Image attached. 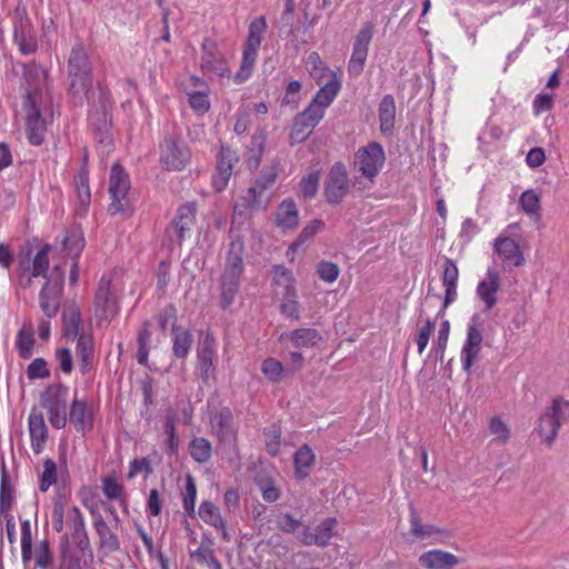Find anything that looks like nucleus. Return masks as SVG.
<instances>
[{
    "mask_svg": "<svg viewBox=\"0 0 569 569\" xmlns=\"http://www.w3.org/2000/svg\"><path fill=\"white\" fill-rule=\"evenodd\" d=\"M267 136L263 131L257 132L252 136L250 146L247 150L246 163L250 170H256L264 153Z\"/></svg>",
    "mask_w": 569,
    "mask_h": 569,
    "instance_id": "nucleus-36",
    "label": "nucleus"
},
{
    "mask_svg": "<svg viewBox=\"0 0 569 569\" xmlns=\"http://www.w3.org/2000/svg\"><path fill=\"white\" fill-rule=\"evenodd\" d=\"M317 109L318 107L308 106L306 110L295 117L289 136L290 144L301 143L309 138L315 127L323 118Z\"/></svg>",
    "mask_w": 569,
    "mask_h": 569,
    "instance_id": "nucleus-15",
    "label": "nucleus"
},
{
    "mask_svg": "<svg viewBox=\"0 0 569 569\" xmlns=\"http://www.w3.org/2000/svg\"><path fill=\"white\" fill-rule=\"evenodd\" d=\"M68 526L73 542L81 551L90 550V541L84 527V519L78 507L69 511Z\"/></svg>",
    "mask_w": 569,
    "mask_h": 569,
    "instance_id": "nucleus-25",
    "label": "nucleus"
},
{
    "mask_svg": "<svg viewBox=\"0 0 569 569\" xmlns=\"http://www.w3.org/2000/svg\"><path fill=\"white\" fill-rule=\"evenodd\" d=\"M91 124L99 131L106 130L110 123L109 101L104 94L100 96L99 107L90 114Z\"/></svg>",
    "mask_w": 569,
    "mask_h": 569,
    "instance_id": "nucleus-43",
    "label": "nucleus"
},
{
    "mask_svg": "<svg viewBox=\"0 0 569 569\" xmlns=\"http://www.w3.org/2000/svg\"><path fill=\"white\" fill-rule=\"evenodd\" d=\"M96 316L101 320H110L118 312V300L112 290L111 281L102 278L94 298Z\"/></svg>",
    "mask_w": 569,
    "mask_h": 569,
    "instance_id": "nucleus-18",
    "label": "nucleus"
},
{
    "mask_svg": "<svg viewBox=\"0 0 569 569\" xmlns=\"http://www.w3.org/2000/svg\"><path fill=\"white\" fill-rule=\"evenodd\" d=\"M418 561L426 569H453L460 563L457 556L440 549L423 552L419 556Z\"/></svg>",
    "mask_w": 569,
    "mask_h": 569,
    "instance_id": "nucleus-22",
    "label": "nucleus"
},
{
    "mask_svg": "<svg viewBox=\"0 0 569 569\" xmlns=\"http://www.w3.org/2000/svg\"><path fill=\"white\" fill-rule=\"evenodd\" d=\"M306 68L318 84H322V82H326L327 80L338 79L336 73L326 67L319 53L316 51L308 56L306 60Z\"/></svg>",
    "mask_w": 569,
    "mask_h": 569,
    "instance_id": "nucleus-33",
    "label": "nucleus"
},
{
    "mask_svg": "<svg viewBox=\"0 0 569 569\" xmlns=\"http://www.w3.org/2000/svg\"><path fill=\"white\" fill-rule=\"evenodd\" d=\"M317 92L309 107H318L320 114L325 116V110L331 104L340 90L339 79L327 80Z\"/></svg>",
    "mask_w": 569,
    "mask_h": 569,
    "instance_id": "nucleus-28",
    "label": "nucleus"
},
{
    "mask_svg": "<svg viewBox=\"0 0 569 569\" xmlns=\"http://www.w3.org/2000/svg\"><path fill=\"white\" fill-rule=\"evenodd\" d=\"M91 63L82 46L72 49L68 60L70 92L76 102L82 103L92 86Z\"/></svg>",
    "mask_w": 569,
    "mask_h": 569,
    "instance_id": "nucleus-3",
    "label": "nucleus"
},
{
    "mask_svg": "<svg viewBox=\"0 0 569 569\" xmlns=\"http://www.w3.org/2000/svg\"><path fill=\"white\" fill-rule=\"evenodd\" d=\"M33 345H34V338H33L32 328L30 327L27 329L26 327H23L19 331V333L17 336V341H16V346L19 350V353L23 359L31 357V351H32Z\"/></svg>",
    "mask_w": 569,
    "mask_h": 569,
    "instance_id": "nucleus-49",
    "label": "nucleus"
},
{
    "mask_svg": "<svg viewBox=\"0 0 569 569\" xmlns=\"http://www.w3.org/2000/svg\"><path fill=\"white\" fill-rule=\"evenodd\" d=\"M489 430L493 440L500 443H506L510 438V429L499 417L491 418Z\"/></svg>",
    "mask_w": 569,
    "mask_h": 569,
    "instance_id": "nucleus-60",
    "label": "nucleus"
},
{
    "mask_svg": "<svg viewBox=\"0 0 569 569\" xmlns=\"http://www.w3.org/2000/svg\"><path fill=\"white\" fill-rule=\"evenodd\" d=\"M69 418L78 432L86 433L93 427L91 409L83 400H79L77 398L72 400Z\"/></svg>",
    "mask_w": 569,
    "mask_h": 569,
    "instance_id": "nucleus-26",
    "label": "nucleus"
},
{
    "mask_svg": "<svg viewBox=\"0 0 569 569\" xmlns=\"http://www.w3.org/2000/svg\"><path fill=\"white\" fill-rule=\"evenodd\" d=\"M500 289V277L495 269H488L485 279L477 286V295L485 303L486 309H492L497 303L496 293Z\"/></svg>",
    "mask_w": 569,
    "mask_h": 569,
    "instance_id": "nucleus-23",
    "label": "nucleus"
},
{
    "mask_svg": "<svg viewBox=\"0 0 569 569\" xmlns=\"http://www.w3.org/2000/svg\"><path fill=\"white\" fill-rule=\"evenodd\" d=\"M239 162V157L234 150L227 146H221L217 157V169L212 176V184L217 191H222L228 186L232 176L234 166Z\"/></svg>",
    "mask_w": 569,
    "mask_h": 569,
    "instance_id": "nucleus-16",
    "label": "nucleus"
},
{
    "mask_svg": "<svg viewBox=\"0 0 569 569\" xmlns=\"http://www.w3.org/2000/svg\"><path fill=\"white\" fill-rule=\"evenodd\" d=\"M243 240L238 236L229 244L226 268L221 277L220 305L224 309L233 302L238 292L239 278L243 270Z\"/></svg>",
    "mask_w": 569,
    "mask_h": 569,
    "instance_id": "nucleus-2",
    "label": "nucleus"
},
{
    "mask_svg": "<svg viewBox=\"0 0 569 569\" xmlns=\"http://www.w3.org/2000/svg\"><path fill=\"white\" fill-rule=\"evenodd\" d=\"M495 252L508 266L520 267L525 263L523 253L510 237H498L495 241Z\"/></svg>",
    "mask_w": 569,
    "mask_h": 569,
    "instance_id": "nucleus-21",
    "label": "nucleus"
},
{
    "mask_svg": "<svg viewBox=\"0 0 569 569\" xmlns=\"http://www.w3.org/2000/svg\"><path fill=\"white\" fill-rule=\"evenodd\" d=\"M77 339V357L81 373H87L93 361L94 343L91 335L81 333Z\"/></svg>",
    "mask_w": 569,
    "mask_h": 569,
    "instance_id": "nucleus-31",
    "label": "nucleus"
},
{
    "mask_svg": "<svg viewBox=\"0 0 569 569\" xmlns=\"http://www.w3.org/2000/svg\"><path fill=\"white\" fill-rule=\"evenodd\" d=\"M43 468L44 470L41 476L39 488L41 491H47L57 480V466L53 460L47 459L43 463Z\"/></svg>",
    "mask_w": 569,
    "mask_h": 569,
    "instance_id": "nucleus-64",
    "label": "nucleus"
},
{
    "mask_svg": "<svg viewBox=\"0 0 569 569\" xmlns=\"http://www.w3.org/2000/svg\"><path fill=\"white\" fill-rule=\"evenodd\" d=\"M197 487L194 479L189 475L186 479V490L183 492V508L190 516L194 515Z\"/></svg>",
    "mask_w": 569,
    "mask_h": 569,
    "instance_id": "nucleus-58",
    "label": "nucleus"
},
{
    "mask_svg": "<svg viewBox=\"0 0 569 569\" xmlns=\"http://www.w3.org/2000/svg\"><path fill=\"white\" fill-rule=\"evenodd\" d=\"M192 81L199 83V89L188 91L189 103L196 112L203 114L210 108L208 99L209 89L202 79H193Z\"/></svg>",
    "mask_w": 569,
    "mask_h": 569,
    "instance_id": "nucleus-39",
    "label": "nucleus"
},
{
    "mask_svg": "<svg viewBox=\"0 0 569 569\" xmlns=\"http://www.w3.org/2000/svg\"><path fill=\"white\" fill-rule=\"evenodd\" d=\"M93 527L99 537V546L101 549L106 550L107 553H113L120 550V541L117 535L109 528L100 515L96 518Z\"/></svg>",
    "mask_w": 569,
    "mask_h": 569,
    "instance_id": "nucleus-30",
    "label": "nucleus"
},
{
    "mask_svg": "<svg viewBox=\"0 0 569 569\" xmlns=\"http://www.w3.org/2000/svg\"><path fill=\"white\" fill-rule=\"evenodd\" d=\"M129 187L128 174L119 164H113L109 179V192L111 194L112 202L108 210L111 214H117L128 210L129 200L127 198V193Z\"/></svg>",
    "mask_w": 569,
    "mask_h": 569,
    "instance_id": "nucleus-10",
    "label": "nucleus"
},
{
    "mask_svg": "<svg viewBox=\"0 0 569 569\" xmlns=\"http://www.w3.org/2000/svg\"><path fill=\"white\" fill-rule=\"evenodd\" d=\"M217 436L222 441H232L236 438L233 416L229 408H222L212 420Z\"/></svg>",
    "mask_w": 569,
    "mask_h": 569,
    "instance_id": "nucleus-32",
    "label": "nucleus"
},
{
    "mask_svg": "<svg viewBox=\"0 0 569 569\" xmlns=\"http://www.w3.org/2000/svg\"><path fill=\"white\" fill-rule=\"evenodd\" d=\"M483 337L481 331L475 326L470 325L468 328L467 340L461 350V361L463 370L469 372L475 361L481 351V343Z\"/></svg>",
    "mask_w": 569,
    "mask_h": 569,
    "instance_id": "nucleus-20",
    "label": "nucleus"
},
{
    "mask_svg": "<svg viewBox=\"0 0 569 569\" xmlns=\"http://www.w3.org/2000/svg\"><path fill=\"white\" fill-rule=\"evenodd\" d=\"M191 152L184 142L166 138L160 150V163L166 170L180 171L190 162Z\"/></svg>",
    "mask_w": 569,
    "mask_h": 569,
    "instance_id": "nucleus-13",
    "label": "nucleus"
},
{
    "mask_svg": "<svg viewBox=\"0 0 569 569\" xmlns=\"http://www.w3.org/2000/svg\"><path fill=\"white\" fill-rule=\"evenodd\" d=\"M50 246L44 244L33 257L32 259V266L30 270L32 271V274L34 277H42L48 280V277H50L49 272V251Z\"/></svg>",
    "mask_w": 569,
    "mask_h": 569,
    "instance_id": "nucleus-44",
    "label": "nucleus"
},
{
    "mask_svg": "<svg viewBox=\"0 0 569 569\" xmlns=\"http://www.w3.org/2000/svg\"><path fill=\"white\" fill-rule=\"evenodd\" d=\"M519 203L527 214H540V196L533 190H526L521 193Z\"/></svg>",
    "mask_w": 569,
    "mask_h": 569,
    "instance_id": "nucleus-52",
    "label": "nucleus"
},
{
    "mask_svg": "<svg viewBox=\"0 0 569 569\" xmlns=\"http://www.w3.org/2000/svg\"><path fill=\"white\" fill-rule=\"evenodd\" d=\"M196 209L192 206H182L177 218L168 228V234L171 239H176L179 244L182 243L186 232L190 231L194 221Z\"/></svg>",
    "mask_w": 569,
    "mask_h": 569,
    "instance_id": "nucleus-24",
    "label": "nucleus"
},
{
    "mask_svg": "<svg viewBox=\"0 0 569 569\" xmlns=\"http://www.w3.org/2000/svg\"><path fill=\"white\" fill-rule=\"evenodd\" d=\"M320 173L312 171L303 177L300 181V189L306 199L313 198L319 189Z\"/></svg>",
    "mask_w": 569,
    "mask_h": 569,
    "instance_id": "nucleus-57",
    "label": "nucleus"
},
{
    "mask_svg": "<svg viewBox=\"0 0 569 569\" xmlns=\"http://www.w3.org/2000/svg\"><path fill=\"white\" fill-rule=\"evenodd\" d=\"M547 410L560 427L562 423L569 421V401L555 399Z\"/></svg>",
    "mask_w": 569,
    "mask_h": 569,
    "instance_id": "nucleus-59",
    "label": "nucleus"
},
{
    "mask_svg": "<svg viewBox=\"0 0 569 569\" xmlns=\"http://www.w3.org/2000/svg\"><path fill=\"white\" fill-rule=\"evenodd\" d=\"M375 27L371 22H366L356 36L353 50L348 64L350 74L359 76L368 56V47L373 36Z\"/></svg>",
    "mask_w": 569,
    "mask_h": 569,
    "instance_id": "nucleus-14",
    "label": "nucleus"
},
{
    "mask_svg": "<svg viewBox=\"0 0 569 569\" xmlns=\"http://www.w3.org/2000/svg\"><path fill=\"white\" fill-rule=\"evenodd\" d=\"M63 283L64 272L60 266H54L39 292V306L44 316L50 319L54 318L59 311Z\"/></svg>",
    "mask_w": 569,
    "mask_h": 569,
    "instance_id": "nucleus-6",
    "label": "nucleus"
},
{
    "mask_svg": "<svg viewBox=\"0 0 569 569\" xmlns=\"http://www.w3.org/2000/svg\"><path fill=\"white\" fill-rule=\"evenodd\" d=\"M277 223L284 230L295 229L299 224V213L292 200H284L277 210Z\"/></svg>",
    "mask_w": 569,
    "mask_h": 569,
    "instance_id": "nucleus-37",
    "label": "nucleus"
},
{
    "mask_svg": "<svg viewBox=\"0 0 569 569\" xmlns=\"http://www.w3.org/2000/svg\"><path fill=\"white\" fill-rule=\"evenodd\" d=\"M337 520L335 518H326L315 530L317 539L316 546L326 547L329 545L330 539L333 537Z\"/></svg>",
    "mask_w": 569,
    "mask_h": 569,
    "instance_id": "nucleus-48",
    "label": "nucleus"
},
{
    "mask_svg": "<svg viewBox=\"0 0 569 569\" xmlns=\"http://www.w3.org/2000/svg\"><path fill=\"white\" fill-rule=\"evenodd\" d=\"M212 546V540L209 537H203L199 548L194 551H191L190 557L201 565H209L210 561L216 557Z\"/></svg>",
    "mask_w": 569,
    "mask_h": 569,
    "instance_id": "nucleus-53",
    "label": "nucleus"
},
{
    "mask_svg": "<svg viewBox=\"0 0 569 569\" xmlns=\"http://www.w3.org/2000/svg\"><path fill=\"white\" fill-rule=\"evenodd\" d=\"M349 190V178L346 166L336 162L329 170L325 181V197L331 204H339L343 201Z\"/></svg>",
    "mask_w": 569,
    "mask_h": 569,
    "instance_id": "nucleus-12",
    "label": "nucleus"
},
{
    "mask_svg": "<svg viewBox=\"0 0 569 569\" xmlns=\"http://www.w3.org/2000/svg\"><path fill=\"white\" fill-rule=\"evenodd\" d=\"M214 357V338L207 333L197 351V369L201 381L206 385L216 380Z\"/></svg>",
    "mask_w": 569,
    "mask_h": 569,
    "instance_id": "nucleus-17",
    "label": "nucleus"
},
{
    "mask_svg": "<svg viewBox=\"0 0 569 569\" xmlns=\"http://www.w3.org/2000/svg\"><path fill=\"white\" fill-rule=\"evenodd\" d=\"M62 244L68 254L77 258L84 247L82 234L76 230L68 232Z\"/></svg>",
    "mask_w": 569,
    "mask_h": 569,
    "instance_id": "nucleus-55",
    "label": "nucleus"
},
{
    "mask_svg": "<svg viewBox=\"0 0 569 569\" xmlns=\"http://www.w3.org/2000/svg\"><path fill=\"white\" fill-rule=\"evenodd\" d=\"M261 371L271 382H279L283 376L284 369L280 361L274 358H267L261 365Z\"/></svg>",
    "mask_w": 569,
    "mask_h": 569,
    "instance_id": "nucleus-54",
    "label": "nucleus"
},
{
    "mask_svg": "<svg viewBox=\"0 0 569 569\" xmlns=\"http://www.w3.org/2000/svg\"><path fill=\"white\" fill-rule=\"evenodd\" d=\"M263 436L267 452L276 457L281 447V427L278 423H272L264 429Z\"/></svg>",
    "mask_w": 569,
    "mask_h": 569,
    "instance_id": "nucleus-45",
    "label": "nucleus"
},
{
    "mask_svg": "<svg viewBox=\"0 0 569 569\" xmlns=\"http://www.w3.org/2000/svg\"><path fill=\"white\" fill-rule=\"evenodd\" d=\"M560 426L557 423L555 418L547 410L540 418L537 431L543 441L551 446L558 435Z\"/></svg>",
    "mask_w": 569,
    "mask_h": 569,
    "instance_id": "nucleus-42",
    "label": "nucleus"
},
{
    "mask_svg": "<svg viewBox=\"0 0 569 569\" xmlns=\"http://www.w3.org/2000/svg\"><path fill=\"white\" fill-rule=\"evenodd\" d=\"M410 531L417 539L420 540L449 536V532L442 528L436 527L433 525L422 523L415 509H411L410 513Z\"/></svg>",
    "mask_w": 569,
    "mask_h": 569,
    "instance_id": "nucleus-29",
    "label": "nucleus"
},
{
    "mask_svg": "<svg viewBox=\"0 0 569 569\" xmlns=\"http://www.w3.org/2000/svg\"><path fill=\"white\" fill-rule=\"evenodd\" d=\"M173 347L172 352L174 357L184 359L193 343L192 335L183 327L172 325Z\"/></svg>",
    "mask_w": 569,
    "mask_h": 569,
    "instance_id": "nucleus-38",
    "label": "nucleus"
},
{
    "mask_svg": "<svg viewBox=\"0 0 569 569\" xmlns=\"http://www.w3.org/2000/svg\"><path fill=\"white\" fill-rule=\"evenodd\" d=\"M21 557L23 563L32 560V533L29 520H24L21 523Z\"/></svg>",
    "mask_w": 569,
    "mask_h": 569,
    "instance_id": "nucleus-51",
    "label": "nucleus"
},
{
    "mask_svg": "<svg viewBox=\"0 0 569 569\" xmlns=\"http://www.w3.org/2000/svg\"><path fill=\"white\" fill-rule=\"evenodd\" d=\"M289 339L297 348H308L316 346L321 340V336L313 328H300L292 330Z\"/></svg>",
    "mask_w": 569,
    "mask_h": 569,
    "instance_id": "nucleus-41",
    "label": "nucleus"
},
{
    "mask_svg": "<svg viewBox=\"0 0 569 569\" xmlns=\"http://www.w3.org/2000/svg\"><path fill=\"white\" fill-rule=\"evenodd\" d=\"M12 500L13 493L9 480V475L7 473L6 467L2 466L0 483V513H4L10 510L12 506Z\"/></svg>",
    "mask_w": 569,
    "mask_h": 569,
    "instance_id": "nucleus-47",
    "label": "nucleus"
},
{
    "mask_svg": "<svg viewBox=\"0 0 569 569\" xmlns=\"http://www.w3.org/2000/svg\"><path fill=\"white\" fill-rule=\"evenodd\" d=\"M201 69L206 73L223 77L229 73L227 61L218 51L216 41L206 38L202 42Z\"/></svg>",
    "mask_w": 569,
    "mask_h": 569,
    "instance_id": "nucleus-19",
    "label": "nucleus"
},
{
    "mask_svg": "<svg viewBox=\"0 0 569 569\" xmlns=\"http://www.w3.org/2000/svg\"><path fill=\"white\" fill-rule=\"evenodd\" d=\"M277 177L278 167L276 164L264 167L258 179L248 189L246 194L247 207H256V210L266 209L270 200L269 190L276 183Z\"/></svg>",
    "mask_w": 569,
    "mask_h": 569,
    "instance_id": "nucleus-7",
    "label": "nucleus"
},
{
    "mask_svg": "<svg viewBox=\"0 0 569 569\" xmlns=\"http://www.w3.org/2000/svg\"><path fill=\"white\" fill-rule=\"evenodd\" d=\"M340 273L339 267L329 261H320L317 267V274L326 282H335Z\"/></svg>",
    "mask_w": 569,
    "mask_h": 569,
    "instance_id": "nucleus-63",
    "label": "nucleus"
},
{
    "mask_svg": "<svg viewBox=\"0 0 569 569\" xmlns=\"http://www.w3.org/2000/svg\"><path fill=\"white\" fill-rule=\"evenodd\" d=\"M266 29L267 22L264 17H258L251 21L246 48L242 53L241 66L234 74V82L242 83L250 78L257 60V52L261 44L262 34L266 32Z\"/></svg>",
    "mask_w": 569,
    "mask_h": 569,
    "instance_id": "nucleus-5",
    "label": "nucleus"
},
{
    "mask_svg": "<svg viewBox=\"0 0 569 569\" xmlns=\"http://www.w3.org/2000/svg\"><path fill=\"white\" fill-rule=\"evenodd\" d=\"M40 406L47 410L48 419L56 429L67 425L68 387L62 383H52L40 393Z\"/></svg>",
    "mask_w": 569,
    "mask_h": 569,
    "instance_id": "nucleus-4",
    "label": "nucleus"
},
{
    "mask_svg": "<svg viewBox=\"0 0 569 569\" xmlns=\"http://www.w3.org/2000/svg\"><path fill=\"white\" fill-rule=\"evenodd\" d=\"M149 326H150L149 321H144L143 328L139 332V336H138L139 348L137 351V360L140 365H143V366L147 365L148 355H149L148 343H149L150 337H151Z\"/></svg>",
    "mask_w": 569,
    "mask_h": 569,
    "instance_id": "nucleus-56",
    "label": "nucleus"
},
{
    "mask_svg": "<svg viewBox=\"0 0 569 569\" xmlns=\"http://www.w3.org/2000/svg\"><path fill=\"white\" fill-rule=\"evenodd\" d=\"M316 461V455L308 445L300 447L295 453L296 473L299 478H306L309 475V469Z\"/></svg>",
    "mask_w": 569,
    "mask_h": 569,
    "instance_id": "nucleus-40",
    "label": "nucleus"
},
{
    "mask_svg": "<svg viewBox=\"0 0 569 569\" xmlns=\"http://www.w3.org/2000/svg\"><path fill=\"white\" fill-rule=\"evenodd\" d=\"M380 131L391 133L396 122V103L391 94L385 96L379 104Z\"/></svg>",
    "mask_w": 569,
    "mask_h": 569,
    "instance_id": "nucleus-34",
    "label": "nucleus"
},
{
    "mask_svg": "<svg viewBox=\"0 0 569 569\" xmlns=\"http://www.w3.org/2000/svg\"><path fill=\"white\" fill-rule=\"evenodd\" d=\"M191 457L200 462H207L211 458V445L204 438H196L190 443Z\"/></svg>",
    "mask_w": 569,
    "mask_h": 569,
    "instance_id": "nucleus-50",
    "label": "nucleus"
},
{
    "mask_svg": "<svg viewBox=\"0 0 569 569\" xmlns=\"http://www.w3.org/2000/svg\"><path fill=\"white\" fill-rule=\"evenodd\" d=\"M13 38L22 53L29 54L37 50V36L26 8L17 7L13 14Z\"/></svg>",
    "mask_w": 569,
    "mask_h": 569,
    "instance_id": "nucleus-11",
    "label": "nucleus"
},
{
    "mask_svg": "<svg viewBox=\"0 0 569 569\" xmlns=\"http://www.w3.org/2000/svg\"><path fill=\"white\" fill-rule=\"evenodd\" d=\"M29 432L34 452L39 453L48 437V429L42 412L33 409L29 416Z\"/></svg>",
    "mask_w": 569,
    "mask_h": 569,
    "instance_id": "nucleus-27",
    "label": "nucleus"
},
{
    "mask_svg": "<svg viewBox=\"0 0 569 569\" xmlns=\"http://www.w3.org/2000/svg\"><path fill=\"white\" fill-rule=\"evenodd\" d=\"M62 322H63V331L64 336L68 339H76L81 333L80 330V309L74 303L66 306L62 311Z\"/></svg>",
    "mask_w": 569,
    "mask_h": 569,
    "instance_id": "nucleus-35",
    "label": "nucleus"
},
{
    "mask_svg": "<svg viewBox=\"0 0 569 569\" xmlns=\"http://www.w3.org/2000/svg\"><path fill=\"white\" fill-rule=\"evenodd\" d=\"M385 160V151L381 144L378 142H371L357 151L353 168L361 172L363 177L372 181L381 170Z\"/></svg>",
    "mask_w": 569,
    "mask_h": 569,
    "instance_id": "nucleus-8",
    "label": "nucleus"
},
{
    "mask_svg": "<svg viewBox=\"0 0 569 569\" xmlns=\"http://www.w3.org/2000/svg\"><path fill=\"white\" fill-rule=\"evenodd\" d=\"M27 376L30 380L46 379L50 377V370L43 358H36L27 368Z\"/></svg>",
    "mask_w": 569,
    "mask_h": 569,
    "instance_id": "nucleus-61",
    "label": "nucleus"
},
{
    "mask_svg": "<svg viewBox=\"0 0 569 569\" xmlns=\"http://www.w3.org/2000/svg\"><path fill=\"white\" fill-rule=\"evenodd\" d=\"M199 517L212 527H223V519L220 510L210 501H202L199 507Z\"/></svg>",
    "mask_w": 569,
    "mask_h": 569,
    "instance_id": "nucleus-46",
    "label": "nucleus"
},
{
    "mask_svg": "<svg viewBox=\"0 0 569 569\" xmlns=\"http://www.w3.org/2000/svg\"><path fill=\"white\" fill-rule=\"evenodd\" d=\"M273 279L278 287L283 288L281 312L293 320H299V303L296 299L295 279L290 270L283 266L273 267Z\"/></svg>",
    "mask_w": 569,
    "mask_h": 569,
    "instance_id": "nucleus-9",
    "label": "nucleus"
},
{
    "mask_svg": "<svg viewBox=\"0 0 569 569\" xmlns=\"http://www.w3.org/2000/svg\"><path fill=\"white\" fill-rule=\"evenodd\" d=\"M27 98L23 102L26 112V132L33 146L44 141L47 124L53 118V100L47 89L46 70L33 67L26 72Z\"/></svg>",
    "mask_w": 569,
    "mask_h": 569,
    "instance_id": "nucleus-1",
    "label": "nucleus"
},
{
    "mask_svg": "<svg viewBox=\"0 0 569 569\" xmlns=\"http://www.w3.org/2000/svg\"><path fill=\"white\" fill-rule=\"evenodd\" d=\"M77 196H78L81 207H83L86 209L89 206L90 200H91L88 173L86 171H82L78 177Z\"/></svg>",
    "mask_w": 569,
    "mask_h": 569,
    "instance_id": "nucleus-62",
    "label": "nucleus"
}]
</instances>
